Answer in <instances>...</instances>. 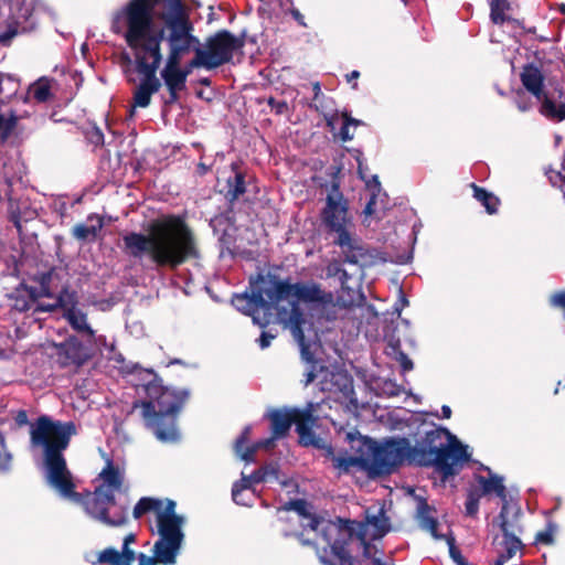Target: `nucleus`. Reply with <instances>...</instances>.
Masks as SVG:
<instances>
[{
  "mask_svg": "<svg viewBox=\"0 0 565 565\" xmlns=\"http://www.w3.org/2000/svg\"><path fill=\"white\" fill-rule=\"evenodd\" d=\"M521 82L525 89L533 94L537 100L546 95L543 89L544 76L543 73H520Z\"/></svg>",
  "mask_w": 565,
  "mask_h": 565,
  "instance_id": "473e14b6",
  "label": "nucleus"
},
{
  "mask_svg": "<svg viewBox=\"0 0 565 565\" xmlns=\"http://www.w3.org/2000/svg\"><path fill=\"white\" fill-rule=\"evenodd\" d=\"M511 68H512V71H524V72L539 71L537 67H535L531 63L518 64L514 60L511 61Z\"/></svg>",
  "mask_w": 565,
  "mask_h": 565,
  "instance_id": "0e129e2a",
  "label": "nucleus"
},
{
  "mask_svg": "<svg viewBox=\"0 0 565 565\" xmlns=\"http://www.w3.org/2000/svg\"><path fill=\"white\" fill-rule=\"evenodd\" d=\"M275 338V334H271L269 332H266V331H263L259 339H258V343H259V347L262 349H266L270 345V342L271 340Z\"/></svg>",
  "mask_w": 565,
  "mask_h": 565,
  "instance_id": "e2e57ef3",
  "label": "nucleus"
},
{
  "mask_svg": "<svg viewBox=\"0 0 565 565\" xmlns=\"http://www.w3.org/2000/svg\"><path fill=\"white\" fill-rule=\"evenodd\" d=\"M74 422L54 420L47 415L39 416L31 425L30 443L41 448L45 468V481L62 498L83 505L84 511L95 521L109 526L120 527L128 523V507L117 504L115 492L124 483V476L111 459L99 473L103 483L86 494L76 492L73 475L67 468L64 451L76 435Z\"/></svg>",
  "mask_w": 565,
  "mask_h": 565,
  "instance_id": "f257e3e1",
  "label": "nucleus"
},
{
  "mask_svg": "<svg viewBox=\"0 0 565 565\" xmlns=\"http://www.w3.org/2000/svg\"><path fill=\"white\" fill-rule=\"evenodd\" d=\"M151 380L142 385L145 399L136 401L134 408L141 407L145 426L162 443H175L180 438L178 417L190 397L185 388L163 385L152 371Z\"/></svg>",
  "mask_w": 565,
  "mask_h": 565,
  "instance_id": "20e7f679",
  "label": "nucleus"
},
{
  "mask_svg": "<svg viewBox=\"0 0 565 565\" xmlns=\"http://www.w3.org/2000/svg\"><path fill=\"white\" fill-rule=\"evenodd\" d=\"M540 113L550 120L562 121L565 119V103H555L547 94L542 97Z\"/></svg>",
  "mask_w": 565,
  "mask_h": 565,
  "instance_id": "2f4dec72",
  "label": "nucleus"
},
{
  "mask_svg": "<svg viewBox=\"0 0 565 565\" xmlns=\"http://www.w3.org/2000/svg\"><path fill=\"white\" fill-rule=\"evenodd\" d=\"M247 477L250 480L252 484L253 483H260V482H266L267 481V479H266V470L265 469H260V468L254 470Z\"/></svg>",
  "mask_w": 565,
  "mask_h": 565,
  "instance_id": "bf43d9fd",
  "label": "nucleus"
},
{
  "mask_svg": "<svg viewBox=\"0 0 565 565\" xmlns=\"http://www.w3.org/2000/svg\"><path fill=\"white\" fill-rule=\"evenodd\" d=\"M20 88L19 79L12 73H0V96L1 100L11 99Z\"/></svg>",
  "mask_w": 565,
  "mask_h": 565,
  "instance_id": "4c0bfd02",
  "label": "nucleus"
},
{
  "mask_svg": "<svg viewBox=\"0 0 565 565\" xmlns=\"http://www.w3.org/2000/svg\"><path fill=\"white\" fill-rule=\"evenodd\" d=\"M435 508L429 505L425 499L418 502L416 520L422 530L427 531L436 540H443L445 535L438 533V520L433 515Z\"/></svg>",
  "mask_w": 565,
  "mask_h": 565,
  "instance_id": "b1692460",
  "label": "nucleus"
},
{
  "mask_svg": "<svg viewBox=\"0 0 565 565\" xmlns=\"http://www.w3.org/2000/svg\"><path fill=\"white\" fill-rule=\"evenodd\" d=\"M14 420L19 427H22L29 423L28 414L25 411L21 409L14 416Z\"/></svg>",
  "mask_w": 565,
  "mask_h": 565,
  "instance_id": "69168bd1",
  "label": "nucleus"
},
{
  "mask_svg": "<svg viewBox=\"0 0 565 565\" xmlns=\"http://www.w3.org/2000/svg\"><path fill=\"white\" fill-rule=\"evenodd\" d=\"M152 11L151 0H130L114 14L111 29L122 35L134 51L138 71H158L162 62L160 44L163 39L169 53L162 71H181V60L192 51L196 54L200 45L189 13L181 0H164L159 14L163 28L158 30Z\"/></svg>",
  "mask_w": 565,
  "mask_h": 565,
  "instance_id": "f03ea898",
  "label": "nucleus"
},
{
  "mask_svg": "<svg viewBox=\"0 0 565 565\" xmlns=\"http://www.w3.org/2000/svg\"><path fill=\"white\" fill-rule=\"evenodd\" d=\"M233 305L246 315H253L248 303L247 294L235 295L232 299Z\"/></svg>",
  "mask_w": 565,
  "mask_h": 565,
  "instance_id": "603ef678",
  "label": "nucleus"
},
{
  "mask_svg": "<svg viewBox=\"0 0 565 565\" xmlns=\"http://www.w3.org/2000/svg\"><path fill=\"white\" fill-rule=\"evenodd\" d=\"M281 509L295 511L298 514L302 531L296 532L294 535L301 545L313 547L323 565H329L327 561L337 559V547H341V551L344 552L352 539L350 527L341 526L312 513L311 505L303 499L289 500Z\"/></svg>",
  "mask_w": 565,
  "mask_h": 565,
  "instance_id": "39448f33",
  "label": "nucleus"
},
{
  "mask_svg": "<svg viewBox=\"0 0 565 565\" xmlns=\"http://www.w3.org/2000/svg\"><path fill=\"white\" fill-rule=\"evenodd\" d=\"M338 246L342 249L344 263L358 265L362 268L370 266L372 264L373 255L370 253L367 248H365L356 239H354L350 232L349 241L344 245Z\"/></svg>",
  "mask_w": 565,
  "mask_h": 565,
  "instance_id": "412c9836",
  "label": "nucleus"
},
{
  "mask_svg": "<svg viewBox=\"0 0 565 565\" xmlns=\"http://www.w3.org/2000/svg\"><path fill=\"white\" fill-rule=\"evenodd\" d=\"M316 365L317 364L311 365V369L308 372H306V374H305V376H306L305 385L306 386L309 385L310 383H312L316 380V377H317Z\"/></svg>",
  "mask_w": 565,
  "mask_h": 565,
  "instance_id": "338daca9",
  "label": "nucleus"
},
{
  "mask_svg": "<svg viewBox=\"0 0 565 565\" xmlns=\"http://www.w3.org/2000/svg\"><path fill=\"white\" fill-rule=\"evenodd\" d=\"M250 426H246L241 435L237 437V439L235 440V444H234V450L236 452L237 456L241 457V454L244 452V450L246 449V447H249L247 444L249 441V436H250Z\"/></svg>",
  "mask_w": 565,
  "mask_h": 565,
  "instance_id": "8fccbe9b",
  "label": "nucleus"
},
{
  "mask_svg": "<svg viewBox=\"0 0 565 565\" xmlns=\"http://www.w3.org/2000/svg\"><path fill=\"white\" fill-rule=\"evenodd\" d=\"M127 82L134 85L131 113L135 108H147L151 104V97L162 86L157 73H137V76H128Z\"/></svg>",
  "mask_w": 565,
  "mask_h": 565,
  "instance_id": "f3484780",
  "label": "nucleus"
},
{
  "mask_svg": "<svg viewBox=\"0 0 565 565\" xmlns=\"http://www.w3.org/2000/svg\"><path fill=\"white\" fill-rule=\"evenodd\" d=\"M163 503L160 499L143 497L135 505L132 516L138 520L148 512H154L156 516L163 512Z\"/></svg>",
  "mask_w": 565,
  "mask_h": 565,
  "instance_id": "c9c22d12",
  "label": "nucleus"
},
{
  "mask_svg": "<svg viewBox=\"0 0 565 565\" xmlns=\"http://www.w3.org/2000/svg\"><path fill=\"white\" fill-rule=\"evenodd\" d=\"M470 186L473 191V198L484 206L487 213L490 215L495 214L501 203L500 199L476 183H471Z\"/></svg>",
  "mask_w": 565,
  "mask_h": 565,
  "instance_id": "7c9ffc66",
  "label": "nucleus"
},
{
  "mask_svg": "<svg viewBox=\"0 0 565 565\" xmlns=\"http://www.w3.org/2000/svg\"><path fill=\"white\" fill-rule=\"evenodd\" d=\"M190 73H160L161 82L168 94L161 95L162 109L167 111L181 98V93L186 89V78Z\"/></svg>",
  "mask_w": 565,
  "mask_h": 565,
  "instance_id": "6ab92c4d",
  "label": "nucleus"
},
{
  "mask_svg": "<svg viewBox=\"0 0 565 565\" xmlns=\"http://www.w3.org/2000/svg\"><path fill=\"white\" fill-rule=\"evenodd\" d=\"M333 466L340 470V472L348 473L352 467L366 468L364 465V458L355 456H338L333 457Z\"/></svg>",
  "mask_w": 565,
  "mask_h": 565,
  "instance_id": "58836bf2",
  "label": "nucleus"
},
{
  "mask_svg": "<svg viewBox=\"0 0 565 565\" xmlns=\"http://www.w3.org/2000/svg\"><path fill=\"white\" fill-rule=\"evenodd\" d=\"M341 166H330L326 174L329 180L319 183L321 189H326L327 196L323 209L320 212V218L328 232L338 235L335 245H344L349 241L348 226L352 223L349 213V201L340 190L341 185Z\"/></svg>",
  "mask_w": 565,
  "mask_h": 565,
  "instance_id": "0eeeda50",
  "label": "nucleus"
},
{
  "mask_svg": "<svg viewBox=\"0 0 565 565\" xmlns=\"http://www.w3.org/2000/svg\"><path fill=\"white\" fill-rule=\"evenodd\" d=\"M449 547V555L457 565H468V561L462 556L460 550L456 546V540L452 535L444 537Z\"/></svg>",
  "mask_w": 565,
  "mask_h": 565,
  "instance_id": "de8ad7c7",
  "label": "nucleus"
},
{
  "mask_svg": "<svg viewBox=\"0 0 565 565\" xmlns=\"http://www.w3.org/2000/svg\"><path fill=\"white\" fill-rule=\"evenodd\" d=\"M279 320L290 329L292 337L300 348L301 359L311 365L317 364L318 361L303 332V326L306 324L303 310L297 303H292L291 309H284L279 312Z\"/></svg>",
  "mask_w": 565,
  "mask_h": 565,
  "instance_id": "dca6fc26",
  "label": "nucleus"
},
{
  "mask_svg": "<svg viewBox=\"0 0 565 565\" xmlns=\"http://www.w3.org/2000/svg\"><path fill=\"white\" fill-rule=\"evenodd\" d=\"M360 125V120H356L347 114L343 115V124L339 132V137L342 141H349L353 139V134L350 132V126Z\"/></svg>",
  "mask_w": 565,
  "mask_h": 565,
  "instance_id": "09e8293b",
  "label": "nucleus"
},
{
  "mask_svg": "<svg viewBox=\"0 0 565 565\" xmlns=\"http://www.w3.org/2000/svg\"><path fill=\"white\" fill-rule=\"evenodd\" d=\"M156 521L159 540L153 545L162 557L169 558L175 564L184 540V533L182 532L184 519L175 513V502L173 500H167L163 512L156 518Z\"/></svg>",
  "mask_w": 565,
  "mask_h": 565,
  "instance_id": "9d476101",
  "label": "nucleus"
},
{
  "mask_svg": "<svg viewBox=\"0 0 565 565\" xmlns=\"http://www.w3.org/2000/svg\"><path fill=\"white\" fill-rule=\"evenodd\" d=\"M195 95H196L198 98L203 99V100H205L207 103L213 102L215 99V96H216L215 92L212 88H210V89H202V88L198 89L195 92Z\"/></svg>",
  "mask_w": 565,
  "mask_h": 565,
  "instance_id": "052dcab7",
  "label": "nucleus"
},
{
  "mask_svg": "<svg viewBox=\"0 0 565 565\" xmlns=\"http://www.w3.org/2000/svg\"><path fill=\"white\" fill-rule=\"evenodd\" d=\"M13 456L8 449L6 437L0 433V475H6L11 471Z\"/></svg>",
  "mask_w": 565,
  "mask_h": 565,
  "instance_id": "a19ab883",
  "label": "nucleus"
},
{
  "mask_svg": "<svg viewBox=\"0 0 565 565\" xmlns=\"http://www.w3.org/2000/svg\"><path fill=\"white\" fill-rule=\"evenodd\" d=\"M555 525L548 523L544 531L539 532L535 535V541L545 545H551L554 542Z\"/></svg>",
  "mask_w": 565,
  "mask_h": 565,
  "instance_id": "3c124183",
  "label": "nucleus"
},
{
  "mask_svg": "<svg viewBox=\"0 0 565 565\" xmlns=\"http://www.w3.org/2000/svg\"><path fill=\"white\" fill-rule=\"evenodd\" d=\"M233 175L226 180L225 189L222 191L226 202L233 210V205L246 192L245 173L239 171L236 164H232Z\"/></svg>",
  "mask_w": 565,
  "mask_h": 565,
  "instance_id": "5701e85b",
  "label": "nucleus"
},
{
  "mask_svg": "<svg viewBox=\"0 0 565 565\" xmlns=\"http://www.w3.org/2000/svg\"><path fill=\"white\" fill-rule=\"evenodd\" d=\"M54 269H50L44 273H40L34 277V281L40 285V295L43 297L52 298L53 294L51 291V282L53 277Z\"/></svg>",
  "mask_w": 565,
  "mask_h": 565,
  "instance_id": "79ce46f5",
  "label": "nucleus"
},
{
  "mask_svg": "<svg viewBox=\"0 0 565 565\" xmlns=\"http://www.w3.org/2000/svg\"><path fill=\"white\" fill-rule=\"evenodd\" d=\"M397 352H403L402 348H401V341L399 339H392L388 341L387 343V355H391L392 358H394L395 355H397Z\"/></svg>",
  "mask_w": 565,
  "mask_h": 565,
  "instance_id": "680f3d73",
  "label": "nucleus"
},
{
  "mask_svg": "<svg viewBox=\"0 0 565 565\" xmlns=\"http://www.w3.org/2000/svg\"><path fill=\"white\" fill-rule=\"evenodd\" d=\"M490 19L494 24H503L511 20V3L509 0H489Z\"/></svg>",
  "mask_w": 565,
  "mask_h": 565,
  "instance_id": "72a5a7b5",
  "label": "nucleus"
},
{
  "mask_svg": "<svg viewBox=\"0 0 565 565\" xmlns=\"http://www.w3.org/2000/svg\"><path fill=\"white\" fill-rule=\"evenodd\" d=\"M243 42L231 34L228 31H221L206 39L205 43H201L196 50V54L190 61L189 67L207 70L216 68L228 63L235 52L239 51Z\"/></svg>",
  "mask_w": 565,
  "mask_h": 565,
  "instance_id": "1a4fd4ad",
  "label": "nucleus"
},
{
  "mask_svg": "<svg viewBox=\"0 0 565 565\" xmlns=\"http://www.w3.org/2000/svg\"><path fill=\"white\" fill-rule=\"evenodd\" d=\"M267 104L276 115H282L288 110V104L285 100H276L273 96L267 99Z\"/></svg>",
  "mask_w": 565,
  "mask_h": 565,
  "instance_id": "5fc2aeb1",
  "label": "nucleus"
},
{
  "mask_svg": "<svg viewBox=\"0 0 565 565\" xmlns=\"http://www.w3.org/2000/svg\"><path fill=\"white\" fill-rule=\"evenodd\" d=\"M404 463L415 466L409 440L405 437L390 438L376 445L370 470L376 476L391 475Z\"/></svg>",
  "mask_w": 565,
  "mask_h": 565,
  "instance_id": "f8f14e48",
  "label": "nucleus"
},
{
  "mask_svg": "<svg viewBox=\"0 0 565 565\" xmlns=\"http://www.w3.org/2000/svg\"><path fill=\"white\" fill-rule=\"evenodd\" d=\"M347 439L353 456L364 458V465L370 468L377 444L373 439L360 435L358 431L349 433Z\"/></svg>",
  "mask_w": 565,
  "mask_h": 565,
  "instance_id": "4be33fe9",
  "label": "nucleus"
},
{
  "mask_svg": "<svg viewBox=\"0 0 565 565\" xmlns=\"http://www.w3.org/2000/svg\"><path fill=\"white\" fill-rule=\"evenodd\" d=\"M393 359L399 363L403 373L409 372L414 369L413 361L404 351L397 352V355H395Z\"/></svg>",
  "mask_w": 565,
  "mask_h": 565,
  "instance_id": "864d4df0",
  "label": "nucleus"
},
{
  "mask_svg": "<svg viewBox=\"0 0 565 565\" xmlns=\"http://www.w3.org/2000/svg\"><path fill=\"white\" fill-rule=\"evenodd\" d=\"M275 279H278V277H276V276L270 277V279H269L270 287L269 288L257 289V290H254L250 295L247 294V299H248V303L252 309V312H254L257 309H264V311L266 313L271 315V310L275 309V310H277V313L279 315V312L285 309V308H281V309L278 308V305L282 300H275V299H273L274 297H271V295H270V291L274 289V280Z\"/></svg>",
  "mask_w": 565,
  "mask_h": 565,
  "instance_id": "aec40b11",
  "label": "nucleus"
},
{
  "mask_svg": "<svg viewBox=\"0 0 565 565\" xmlns=\"http://www.w3.org/2000/svg\"><path fill=\"white\" fill-rule=\"evenodd\" d=\"M366 523L374 527L373 539H382L391 531L390 518L386 515L385 510L381 508L377 513L371 514L366 512Z\"/></svg>",
  "mask_w": 565,
  "mask_h": 565,
  "instance_id": "c756f323",
  "label": "nucleus"
},
{
  "mask_svg": "<svg viewBox=\"0 0 565 565\" xmlns=\"http://www.w3.org/2000/svg\"><path fill=\"white\" fill-rule=\"evenodd\" d=\"M121 241L125 255L140 262L147 258L157 269L175 270L200 257L193 231L185 218L177 214H163L150 221L147 234L127 232Z\"/></svg>",
  "mask_w": 565,
  "mask_h": 565,
  "instance_id": "7ed1b4c3",
  "label": "nucleus"
},
{
  "mask_svg": "<svg viewBox=\"0 0 565 565\" xmlns=\"http://www.w3.org/2000/svg\"><path fill=\"white\" fill-rule=\"evenodd\" d=\"M121 565H135L134 562L137 558V554L130 547H122L120 551Z\"/></svg>",
  "mask_w": 565,
  "mask_h": 565,
  "instance_id": "6e6d98bb",
  "label": "nucleus"
},
{
  "mask_svg": "<svg viewBox=\"0 0 565 565\" xmlns=\"http://www.w3.org/2000/svg\"><path fill=\"white\" fill-rule=\"evenodd\" d=\"M550 180L554 186H557L563 192V196L565 198V175L559 172H555L550 175Z\"/></svg>",
  "mask_w": 565,
  "mask_h": 565,
  "instance_id": "13d9d810",
  "label": "nucleus"
},
{
  "mask_svg": "<svg viewBox=\"0 0 565 565\" xmlns=\"http://www.w3.org/2000/svg\"><path fill=\"white\" fill-rule=\"evenodd\" d=\"M470 458L467 446L445 427H435L425 433L412 446V460L416 467L434 468L441 481L457 476Z\"/></svg>",
  "mask_w": 565,
  "mask_h": 565,
  "instance_id": "423d86ee",
  "label": "nucleus"
},
{
  "mask_svg": "<svg viewBox=\"0 0 565 565\" xmlns=\"http://www.w3.org/2000/svg\"><path fill=\"white\" fill-rule=\"evenodd\" d=\"M92 344H93V358L95 356L97 351H102V348H108L111 351L115 349V347L113 344L108 347L107 339L105 335H96L95 334V341H93Z\"/></svg>",
  "mask_w": 565,
  "mask_h": 565,
  "instance_id": "4d7b16f0",
  "label": "nucleus"
},
{
  "mask_svg": "<svg viewBox=\"0 0 565 565\" xmlns=\"http://www.w3.org/2000/svg\"><path fill=\"white\" fill-rule=\"evenodd\" d=\"M522 519L523 512L518 502H503L499 514L492 522L502 534V540L498 542L499 546H510V552L512 548L524 550L525 545L521 540L524 533Z\"/></svg>",
  "mask_w": 565,
  "mask_h": 565,
  "instance_id": "4468645a",
  "label": "nucleus"
},
{
  "mask_svg": "<svg viewBox=\"0 0 565 565\" xmlns=\"http://www.w3.org/2000/svg\"><path fill=\"white\" fill-rule=\"evenodd\" d=\"M42 11L38 0H10V17L7 29H0V44L7 46L15 35L33 30Z\"/></svg>",
  "mask_w": 565,
  "mask_h": 565,
  "instance_id": "ddd939ff",
  "label": "nucleus"
},
{
  "mask_svg": "<svg viewBox=\"0 0 565 565\" xmlns=\"http://www.w3.org/2000/svg\"><path fill=\"white\" fill-rule=\"evenodd\" d=\"M53 83L52 78L42 76L30 86V94L38 103H46L53 97Z\"/></svg>",
  "mask_w": 565,
  "mask_h": 565,
  "instance_id": "f704fd0d",
  "label": "nucleus"
},
{
  "mask_svg": "<svg viewBox=\"0 0 565 565\" xmlns=\"http://www.w3.org/2000/svg\"><path fill=\"white\" fill-rule=\"evenodd\" d=\"M275 438H273V436L266 440H263V441H258L254 445H250L249 447H246V449L244 450L243 454H241V459L245 462H252L254 461V457H255V454L257 451L258 448H268L273 440Z\"/></svg>",
  "mask_w": 565,
  "mask_h": 565,
  "instance_id": "49530a36",
  "label": "nucleus"
},
{
  "mask_svg": "<svg viewBox=\"0 0 565 565\" xmlns=\"http://www.w3.org/2000/svg\"><path fill=\"white\" fill-rule=\"evenodd\" d=\"M270 295L275 300H290V308L292 303L300 307L299 302L329 306L334 300L332 292L324 291L320 284L313 280L291 284L289 279L278 278L274 280Z\"/></svg>",
  "mask_w": 565,
  "mask_h": 565,
  "instance_id": "9b49d317",
  "label": "nucleus"
},
{
  "mask_svg": "<svg viewBox=\"0 0 565 565\" xmlns=\"http://www.w3.org/2000/svg\"><path fill=\"white\" fill-rule=\"evenodd\" d=\"M481 493L478 490H469L467 493V499L465 502L466 515L470 518H475L479 511V501L481 498Z\"/></svg>",
  "mask_w": 565,
  "mask_h": 565,
  "instance_id": "c03bdc74",
  "label": "nucleus"
},
{
  "mask_svg": "<svg viewBox=\"0 0 565 565\" xmlns=\"http://www.w3.org/2000/svg\"><path fill=\"white\" fill-rule=\"evenodd\" d=\"M78 295L75 290H71L67 286L63 287L55 298V302L51 305H40V309L43 311H55L62 309L63 313H70L77 309Z\"/></svg>",
  "mask_w": 565,
  "mask_h": 565,
  "instance_id": "a878e982",
  "label": "nucleus"
},
{
  "mask_svg": "<svg viewBox=\"0 0 565 565\" xmlns=\"http://www.w3.org/2000/svg\"><path fill=\"white\" fill-rule=\"evenodd\" d=\"M18 124V116L11 111L9 117L0 114V135L3 139L8 138Z\"/></svg>",
  "mask_w": 565,
  "mask_h": 565,
  "instance_id": "a18cd8bd",
  "label": "nucleus"
},
{
  "mask_svg": "<svg viewBox=\"0 0 565 565\" xmlns=\"http://www.w3.org/2000/svg\"><path fill=\"white\" fill-rule=\"evenodd\" d=\"M339 273L341 280V291L337 297V305L342 308L349 309L356 305V295L353 289H350L349 287L345 286V282L349 278V274L347 273V270L341 269L339 270Z\"/></svg>",
  "mask_w": 565,
  "mask_h": 565,
  "instance_id": "e433bc0d",
  "label": "nucleus"
},
{
  "mask_svg": "<svg viewBox=\"0 0 565 565\" xmlns=\"http://www.w3.org/2000/svg\"><path fill=\"white\" fill-rule=\"evenodd\" d=\"M97 562L104 565H121L120 552L114 547H107L99 552Z\"/></svg>",
  "mask_w": 565,
  "mask_h": 565,
  "instance_id": "37998d69",
  "label": "nucleus"
},
{
  "mask_svg": "<svg viewBox=\"0 0 565 565\" xmlns=\"http://www.w3.org/2000/svg\"><path fill=\"white\" fill-rule=\"evenodd\" d=\"M477 479V482L481 486V494L482 495H486V494H490L492 492H494L497 494V497H499L503 502H511L510 500H508V492H507V488L503 484V478L501 476H498V475H490L489 478H486L483 476H480L478 475L476 477Z\"/></svg>",
  "mask_w": 565,
  "mask_h": 565,
  "instance_id": "cd10ccee",
  "label": "nucleus"
},
{
  "mask_svg": "<svg viewBox=\"0 0 565 565\" xmlns=\"http://www.w3.org/2000/svg\"><path fill=\"white\" fill-rule=\"evenodd\" d=\"M92 339L70 335L63 342L54 344L56 362L61 367L78 370L93 359Z\"/></svg>",
  "mask_w": 565,
  "mask_h": 565,
  "instance_id": "2eb2a0df",
  "label": "nucleus"
},
{
  "mask_svg": "<svg viewBox=\"0 0 565 565\" xmlns=\"http://www.w3.org/2000/svg\"><path fill=\"white\" fill-rule=\"evenodd\" d=\"M252 487V482L247 476L243 475L242 479L234 482L232 488V498L236 504L248 507L250 503L247 499H241L242 492L248 490Z\"/></svg>",
  "mask_w": 565,
  "mask_h": 565,
  "instance_id": "ea45409f",
  "label": "nucleus"
},
{
  "mask_svg": "<svg viewBox=\"0 0 565 565\" xmlns=\"http://www.w3.org/2000/svg\"><path fill=\"white\" fill-rule=\"evenodd\" d=\"M88 221L96 220V224L86 225L84 223H78L72 228V236L82 243H93L96 241L98 233L104 227V220L98 214H89L87 217Z\"/></svg>",
  "mask_w": 565,
  "mask_h": 565,
  "instance_id": "393cba45",
  "label": "nucleus"
},
{
  "mask_svg": "<svg viewBox=\"0 0 565 565\" xmlns=\"http://www.w3.org/2000/svg\"><path fill=\"white\" fill-rule=\"evenodd\" d=\"M361 541L363 544L361 558L353 557L348 548L342 552L341 547H337L338 551L335 554L338 555V558L327 561L329 565H395L393 561L391 563H385L380 557L372 555L373 551L376 552L375 546L365 541L364 537H362Z\"/></svg>",
  "mask_w": 565,
  "mask_h": 565,
  "instance_id": "a211bd4d",
  "label": "nucleus"
},
{
  "mask_svg": "<svg viewBox=\"0 0 565 565\" xmlns=\"http://www.w3.org/2000/svg\"><path fill=\"white\" fill-rule=\"evenodd\" d=\"M331 385H322V391L340 392L344 396H349L354 393L353 379L347 372H331Z\"/></svg>",
  "mask_w": 565,
  "mask_h": 565,
  "instance_id": "c85d7f7f",
  "label": "nucleus"
},
{
  "mask_svg": "<svg viewBox=\"0 0 565 565\" xmlns=\"http://www.w3.org/2000/svg\"><path fill=\"white\" fill-rule=\"evenodd\" d=\"M317 405L312 402L307 403L303 409H273L267 417L270 420L273 438H284L288 435L292 424L296 425V431L299 435V444L305 447L324 449L326 441L317 436L312 426L317 423L315 412Z\"/></svg>",
  "mask_w": 565,
  "mask_h": 565,
  "instance_id": "6e6552de",
  "label": "nucleus"
},
{
  "mask_svg": "<svg viewBox=\"0 0 565 565\" xmlns=\"http://www.w3.org/2000/svg\"><path fill=\"white\" fill-rule=\"evenodd\" d=\"M63 318L81 338L95 340V330L88 323L87 315L84 311L77 308L70 313H63Z\"/></svg>",
  "mask_w": 565,
  "mask_h": 565,
  "instance_id": "bb28decb",
  "label": "nucleus"
},
{
  "mask_svg": "<svg viewBox=\"0 0 565 565\" xmlns=\"http://www.w3.org/2000/svg\"><path fill=\"white\" fill-rule=\"evenodd\" d=\"M290 14L292 15V18L301 25V26H306V22H305V18L303 15L300 13V11L296 8H292L290 10Z\"/></svg>",
  "mask_w": 565,
  "mask_h": 565,
  "instance_id": "774afa93",
  "label": "nucleus"
}]
</instances>
